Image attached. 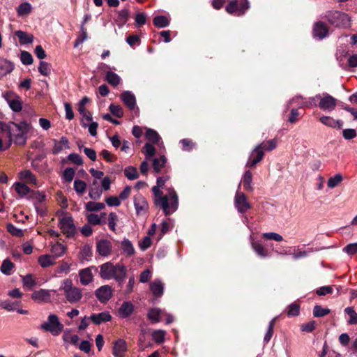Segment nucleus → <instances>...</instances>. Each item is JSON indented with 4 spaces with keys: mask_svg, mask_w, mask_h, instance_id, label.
<instances>
[{
    "mask_svg": "<svg viewBox=\"0 0 357 357\" xmlns=\"http://www.w3.org/2000/svg\"><path fill=\"white\" fill-rule=\"evenodd\" d=\"M29 130V125L26 121L16 123L9 121L8 123L0 121V132H6L8 137V145L6 149L9 148L13 142L17 145H24L27 139V132Z\"/></svg>",
    "mask_w": 357,
    "mask_h": 357,
    "instance_id": "1",
    "label": "nucleus"
},
{
    "mask_svg": "<svg viewBox=\"0 0 357 357\" xmlns=\"http://www.w3.org/2000/svg\"><path fill=\"white\" fill-rule=\"evenodd\" d=\"M160 188L156 185L152 188L154 204L162 208L165 215H170L178 209V195L173 188H169L168 194L164 195L163 192Z\"/></svg>",
    "mask_w": 357,
    "mask_h": 357,
    "instance_id": "2",
    "label": "nucleus"
},
{
    "mask_svg": "<svg viewBox=\"0 0 357 357\" xmlns=\"http://www.w3.org/2000/svg\"><path fill=\"white\" fill-rule=\"evenodd\" d=\"M99 268V275L102 279H114L120 287H123L127 275V268L123 264L117 263L114 265L108 261L100 265Z\"/></svg>",
    "mask_w": 357,
    "mask_h": 357,
    "instance_id": "3",
    "label": "nucleus"
},
{
    "mask_svg": "<svg viewBox=\"0 0 357 357\" xmlns=\"http://www.w3.org/2000/svg\"><path fill=\"white\" fill-rule=\"evenodd\" d=\"M328 22L335 27H346L349 24L347 14L339 10H328L324 16Z\"/></svg>",
    "mask_w": 357,
    "mask_h": 357,
    "instance_id": "4",
    "label": "nucleus"
},
{
    "mask_svg": "<svg viewBox=\"0 0 357 357\" xmlns=\"http://www.w3.org/2000/svg\"><path fill=\"white\" fill-rule=\"evenodd\" d=\"M63 284L61 289L63 290L67 301L70 303L79 301L82 297L80 289L73 287L72 280L69 279L63 280Z\"/></svg>",
    "mask_w": 357,
    "mask_h": 357,
    "instance_id": "5",
    "label": "nucleus"
},
{
    "mask_svg": "<svg viewBox=\"0 0 357 357\" xmlns=\"http://www.w3.org/2000/svg\"><path fill=\"white\" fill-rule=\"evenodd\" d=\"M248 0H232L225 7L226 11L230 15L242 16L249 9Z\"/></svg>",
    "mask_w": 357,
    "mask_h": 357,
    "instance_id": "6",
    "label": "nucleus"
},
{
    "mask_svg": "<svg viewBox=\"0 0 357 357\" xmlns=\"http://www.w3.org/2000/svg\"><path fill=\"white\" fill-rule=\"evenodd\" d=\"M40 328L50 332L53 335H58L62 331L63 326L59 322L56 315L50 314L48 317V321L42 324Z\"/></svg>",
    "mask_w": 357,
    "mask_h": 357,
    "instance_id": "7",
    "label": "nucleus"
},
{
    "mask_svg": "<svg viewBox=\"0 0 357 357\" xmlns=\"http://www.w3.org/2000/svg\"><path fill=\"white\" fill-rule=\"evenodd\" d=\"M2 97L6 100L10 108L15 112H20L22 109V101L19 95L13 91L3 93Z\"/></svg>",
    "mask_w": 357,
    "mask_h": 357,
    "instance_id": "8",
    "label": "nucleus"
},
{
    "mask_svg": "<svg viewBox=\"0 0 357 357\" xmlns=\"http://www.w3.org/2000/svg\"><path fill=\"white\" fill-rule=\"evenodd\" d=\"M59 226L63 234L68 238H72L75 236L76 233V227L74 225L72 216H65L60 218Z\"/></svg>",
    "mask_w": 357,
    "mask_h": 357,
    "instance_id": "9",
    "label": "nucleus"
},
{
    "mask_svg": "<svg viewBox=\"0 0 357 357\" xmlns=\"http://www.w3.org/2000/svg\"><path fill=\"white\" fill-rule=\"evenodd\" d=\"M133 202L137 216H145L149 213V203L142 194L135 195L133 197Z\"/></svg>",
    "mask_w": 357,
    "mask_h": 357,
    "instance_id": "10",
    "label": "nucleus"
},
{
    "mask_svg": "<svg viewBox=\"0 0 357 357\" xmlns=\"http://www.w3.org/2000/svg\"><path fill=\"white\" fill-rule=\"evenodd\" d=\"M235 206L241 213H245L251 208L250 204L248 202L247 197L243 192H237L234 200Z\"/></svg>",
    "mask_w": 357,
    "mask_h": 357,
    "instance_id": "11",
    "label": "nucleus"
},
{
    "mask_svg": "<svg viewBox=\"0 0 357 357\" xmlns=\"http://www.w3.org/2000/svg\"><path fill=\"white\" fill-rule=\"evenodd\" d=\"M264 152L260 149V146H257L251 152L246 163V167L254 168L264 158Z\"/></svg>",
    "mask_w": 357,
    "mask_h": 357,
    "instance_id": "12",
    "label": "nucleus"
},
{
    "mask_svg": "<svg viewBox=\"0 0 357 357\" xmlns=\"http://www.w3.org/2000/svg\"><path fill=\"white\" fill-rule=\"evenodd\" d=\"M92 271L97 273L98 272V268L95 266H91L79 271V275L82 284L87 285L92 282L93 279Z\"/></svg>",
    "mask_w": 357,
    "mask_h": 357,
    "instance_id": "13",
    "label": "nucleus"
},
{
    "mask_svg": "<svg viewBox=\"0 0 357 357\" xmlns=\"http://www.w3.org/2000/svg\"><path fill=\"white\" fill-rule=\"evenodd\" d=\"M323 98H320L319 107L322 110L332 111L337 105V99L328 93H324Z\"/></svg>",
    "mask_w": 357,
    "mask_h": 357,
    "instance_id": "14",
    "label": "nucleus"
},
{
    "mask_svg": "<svg viewBox=\"0 0 357 357\" xmlns=\"http://www.w3.org/2000/svg\"><path fill=\"white\" fill-rule=\"evenodd\" d=\"M96 296L102 303H107L112 296V290L109 285H103L96 289Z\"/></svg>",
    "mask_w": 357,
    "mask_h": 357,
    "instance_id": "15",
    "label": "nucleus"
},
{
    "mask_svg": "<svg viewBox=\"0 0 357 357\" xmlns=\"http://www.w3.org/2000/svg\"><path fill=\"white\" fill-rule=\"evenodd\" d=\"M328 33V27L323 22L319 21L314 23L313 26L312 34L314 38H317L320 40L324 38Z\"/></svg>",
    "mask_w": 357,
    "mask_h": 357,
    "instance_id": "16",
    "label": "nucleus"
},
{
    "mask_svg": "<svg viewBox=\"0 0 357 357\" xmlns=\"http://www.w3.org/2000/svg\"><path fill=\"white\" fill-rule=\"evenodd\" d=\"M112 249V243L106 239H102L96 243V250L101 256L106 257L111 254Z\"/></svg>",
    "mask_w": 357,
    "mask_h": 357,
    "instance_id": "17",
    "label": "nucleus"
},
{
    "mask_svg": "<svg viewBox=\"0 0 357 357\" xmlns=\"http://www.w3.org/2000/svg\"><path fill=\"white\" fill-rule=\"evenodd\" d=\"M52 142L54 143V146L52 149V153L54 155L59 154L64 149H70L69 140L65 136H62L61 137L60 140L53 139Z\"/></svg>",
    "mask_w": 357,
    "mask_h": 357,
    "instance_id": "18",
    "label": "nucleus"
},
{
    "mask_svg": "<svg viewBox=\"0 0 357 357\" xmlns=\"http://www.w3.org/2000/svg\"><path fill=\"white\" fill-rule=\"evenodd\" d=\"M121 99L129 109L132 110L136 106V98L135 95L130 91H123L121 94Z\"/></svg>",
    "mask_w": 357,
    "mask_h": 357,
    "instance_id": "19",
    "label": "nucleus"
},
{
    "mask_svg": "<svg viewBox=\"0 0 357 357\" xmlns=\"http://www.w3.org/2000/svg\"><path fill=\"white\" fill-rule=\"evenodd\" d=\"M127 351L126 342L123 339H118L113 347V355L116 357H123Z\"/></svg>",
    "mask_w": 357,
    "mask_h": 357,
    "instance_id": "20",
    "label": "nucleus"
},
{
    "mask_svg": "<svg viewBox=\"0 0 357 357\" xmlns=\"http://www.w3.org/2000/svg\"><path fill=\"white\" fill-rule=\"evenodd\" d=\"M89 319L95 324L100 325L102 323L112 320V316L108 312H102L98 314H92Z\"/></svg>",
    "mask_w": 357,
    "mask_h": 357,
    "instance_id": "21",
    "label": "nucleus"
},
{
    "mask_svg": "<svg viewBox=\"0 0 357 357\" xmlns=\"http://www.w3.org/2000/svg\"><path fill=\"white\" fill-rule=\"evenodd\" d=\"M319 121L324 125L333 128L341 129L343 126V121L341 120H335L331 116H323L319 118Z\"/></svg>",
    "mask_w": 357,
    "mask_h": 357,
    "instance_id": "22",
    "label": "nucleus"
},
{
    "mask_svg": "<svg viewBox=\"0 0 357 357\" xmlns=\"http://www.w3.org/2000/svg\"><path fill=\"white\" fill-rule=\"evenodd\" d=\"M134 305L130 301L123 302L119 310L120 316L123 318H127L130 316L134 311Z\"/></svg>",
    "mask_w": 357,
    "mask_h": 357,
    "instance_id": "23",
    "label": "nucleus"
},
{
    "mask_svg": "<svg viewBox=\"0 0 357 357\" xmlns=\"http://www.w3.org/2000/svg\"><path fill=\"white\" fill-rule=\"evenodd\" d=\"M13 68V63L5 59H0V78L10 73Z\"/></svg>",
    "mask_w": 357,
    "mask_h": 357,
    "instance_id": "24",
    "label": "nucleus"
},
{
    "mask_svg": "<svg viewBox=\"0 0 357 357\" xmlns=\"http://www.w3.org/2000/svg\"><path fill=\"white\" fill-rule=\"evenodd\" d=\"M18 176L20 180L37 185L36 177L29 169L21 171L18 174Z\"/></svg>",
    "mask_w": 357,
    "mask_h": 357,
    "instance_id": "25",
    "label": "nucleus"
},
{
    "mask_svg": "<svg viewBox=\"0 0 357 357\" xmlns=\"http://www.w3.org/2000/svg\"><path fill=\"white\" fill-rule=\"evenodd\" d=\"M31 298L36 301H47L50 299V294L48 290L40 289L34 291L31 294Z\"/></svg>",
    "mask_w": 357,
    "mask_h": 357,
    "instance_id": "26",
    "label": "nucleus"
},
{
    "mask_svg": "<svg viewBox=\"0 0 357 357\" xmlns=\"http://www.w3.org/2000/svg\"><path fill=\"white\" fill-rule=\"evenodd\" d=\"M150 289L155 297H160L164 292L163 284L159 280H155L150 284Z\"/></svg>",
    "mask_w": 357,
    "mask_h": 357,
    "instance_id": "27",
    "label": "nucleus"
},
{
    "mask_svg": "<svg viewBox=\"0 0 357 357\" xmlns=\"http://www.w3.org/2000/svg\"><path fill=\"white\" fill-rule=\"evenodd\" d=\"M15 35L19 38L20 43L22 45L32 43L33 40V35L28 34L21 30L16 31Z\"/></svg>",
    "mask_w": 357,
    "mask_h": 357,
    "instance_id": "28",
    "label": "nucleus"
},
{
    "mask_svg": "<svg viewBox=\"0 0 357 357\" xmlns=\"http://www.w3.org/2000/svg\"><path fill=\"white\" fill-rule=\"evenodd\" d=\"M55 257L50 255H40L38 261L43 268H47L55 264Z\"/></svg>",
    "mask_w": 357,
    "mask_h": 357,
    "instance_id": "29",
    "label": "nucleus"
},
{
    "mask_svg": "<svg viewBox=\"0 0 357 357\" xmlns=\"http://www.w3.org/2000/svg\"><path fill=\"white\" fill-rule=\"evenodd\" d=\"M242 183L245 190L249 192L253 191V188L252 186V174L250 170H247L244 173Z\"/></svg>",
    "mask_w": 357,
    "mask_h": 357,
    "instance_id": "30",
    "label": "nucleus"
},
{
    "mask_svg": "<svg viewBox=\"0 0 357 357\" xmlns=\"http://www.w3.org/2000/svg\"><path fill=\"white\" fill-rule=\"evenodd\" d=\"M252 248L255 252L261 258H265L268 256V250L259 242L253 241L251 243Z\"/></svg>",
    "mask_w": 357,
    "mask_h": 357,
    "instance_id": "31",
    "label": "nucleus"
},
{
    "mask_svg": "<svg viewBox=\"0 0 357 357\" xmlns=\"http://www.w3.org/2000/svg\"><path fill=\"white\" fill-rule=\"evenodd\" d=\"M102 193V190L98 186V182L94 181L93 186L89 189V196L91 199L97 200L99 199Z\"/></svg>",
    "mask_w": 357,
    "mask_h": 357,
    "instance_id": "32",
    "label": "nucleus"
},
{
    "mask_svg": "<svg viewBox=\"0 0 357 357\" xmlns=\"http://www.w3.org/2000/svg\"><path fill=\"white\" fill-rule=\"evenodd\" d=\"M13 186L15 187V191L21 197L27 195L28 194L31 193L32 191L29 187L22 183L16 182Z\"/></svg>",
    "mask_w": 357,
    "mask_h": 357,
    "instance_id": "33",
    "label": "nucleus"
},
{
    "mask_svg": "<svg viewBox=\"0 0 357 357\" xmlns=\"http://www.w3.org/2000/svg\"><path fill=\"white\" fill-rule=\"evenodd\" d=\"M169 22V20L164 15L155 16L153 20V25L158 28H164L168 26Z\"/></svg>",
    "mask_w": 357,
    "mask_h": 357,
    "instance_id": "34",
    "label": "nucleus"
},
{
    "mask_svg": "<svg viewBox=\"0 0 357 357\" xmlns=\"http://www.w3.org/2000/svg\"><path fill=\"white\" fill-rule=\"evenodd\" d=\"M161 310L158 308H151L147 314L148 319L152 324L158 323L160 321Z\"/></svg>",
    "mask_w": 357,
    "mask_h": 357,
    "instance_id": "35",
    "label": "nucleus"
},
{
    "mask_svg": "<svg viewBox=\"0 0 357 357\" xmlns=\"http://www.w3.org/2000/svg\"><path fill=\"white\" fill-rule=\"evenodd\" d=\"M121 248L128 256H132L135 252L132 243L126 238L121 242Z\"/></svg>",
    "mask_w": 357,
    "mask_h": 357,
    "instance_id": "36",
    "label": "nucleus"
},
{
    "mask_svg": "<svg viewBox=\"0 0 357 357\" xmlns=\"http://www.w3.org/2000/svg\"><path fill=\"white\" fill-rule=\"evenodd\" d=\"M130 17V10L128 8H124L118 13L116 21L119 26H123L128 22Z\"/></svg>",
    "mask_w": 357,
    "mask_h": 357,
    "instance_id": "37",
    "label": "nucleus"
},
{
    "mask_svg": "<svg viewBox=\"0 0 357 357\" xmlns=\"http://www.w3.org/2000/svg\"><path fill=\"white\" fill-rule=\"evenodd\" d=\"M105 79L107 82L113 86H116L120 84L121 78L115 73L108 71L106 74Z\"/></svg>",
    "mask_w": 357,
    "mask_h": 357,
    "instance_id": "38",
    "label": "nucleus"
},
{
    "mask_svg": "<svg viewBox=\"0 0 357 357\" xmlns=\"http://www.w3.org/2000/svg\"><path fill=\"white\" fill-rule=\"evenodd\" d=\"M145 135H146V139L152 142L153 144H158L160 140L161 139L160 135H158V133L151 129V128H148L146 131V133H145Z\"/></svg>",
    "mask_w": 357,
    "mask_h": 357,
    "instance_id": "39",
    "label": "nucleus"
},
{
    "mask_svg": "<svg viewBox=\"0 0 357 357\" xmlns=\"http://www.w3.org/2000/svg\"><path fill=\"white\" fill-rule=\"evenodd\" d=\"M167 162V158L165 155H161L159 158H155L153 160V168L156 173L160 172L161 168L165 167Z\"/></svg>",
    "mask_w": 357,
    "mask_h": 357,
    "instance_id": "40",
    "label": "nucleus"
},
{
    "mask_svg": "<svg viewBox=\"0 0 357 357\" xmlns=\"http://www.w3.org/2000/svg\"><path fill=\"white\" fill-rule=\"evenodd\" d=\"M277 143H278V142H277L276 139H272L267 142H264L258 144L257 146H260V149L262 151H271L276 148Z\"/></svg>",
    "mask_w": 357,
    "mask_h": 357,
    "instance_id": "41",
    "label": "nucleus"
},
{
    "mask_svg": "<svg viewBox=\"0 0 357 357\" xmlns=\"http://www.w3.org/2000/svg\"><path fill=\"white\" fill-rule=\"evenodd\" d=\"M14 267V264L10 259H6L3 261L0 269L3 274L10 275Z\"/></svg>",
    "mask_w": 357,
    "mask_h": 357,
    "instance_id": "42",
    "label": "nucleus"
},
{
    "mask_svg": "<svg viewBox=\"0 0 357 357\" xmlns=\"http://www.w3.org/2000/svg\"><path fill=\"white\" fill-rule=\"evenodd\" d=\"M66 250V247L61 243H57L52 245L51 252L54 254L52 257H55V259L57 257H61L63 255Z\"/></svg>",
    "mask_w": 357,
    "mask_h": 357,
    "instance_id": "43",
    "label": "nucleus"
},
{
    "mask_svg": "<svg viewBox=\"0 0 357 357\" xmlns=\"http://www.w3.org/2000/svg\"><path fill=\"white\" fill-rule=\"evenodd\" d=\"M300 314V305L297 303H293L287 307V315L289 317H296Z\"/></svg>",
    "mask_w": 357,
    "mask_h": 357,
    "instance_id": "44",
    "label": "nucleus"
},
{
    "mask_svg": "<svg viewBox=\"0 0 357 357\" xmlns=\"http://www.w3.org/2000/svg\"><path fill=\"white\" fill-rule=\"evenodd\" d=\"M277 319H278V317H275L269 322L268 330H267L266 333L265 334V336L264 338V342L268 343L271 340V339L273 335L274 326L275 325Z\"/></svg>",
    "mask_w": 357,
    "mask_h": 357,
    "instance_id": "45",
    "label": "nucleus"
},
{
    "mask_svg": "<svg viewBox=\"0 0 357 357\" xmlns=\"http://www.w3.org/2000/svg\"><path fill=\"white\" fill-rule=\"evenodd\" d=\"M32 10L31 5L28 2L21 3L17 8V14L19 16H24L29 15Z\"/></svg>",
    "mask_w": 357,
    "mask_h": 357,
    "instance_id": "46",
    "label": "nucleus"
},
{
    "mask_svg": "<svg viewBox=\"0 0 357 357\" xmlns=\"http://www.w3.org/2000/svg\"><path fill=\"white\" fill-rule=\"evenodd\" d=\"M105 208L104 203L89 202L86 204V209L88 211H99Z\"/></svg>",
    "mask_w": 357,
    "mask_h": 357,
    "instance_id": "47",
    "label": "nucleus"
},
{
    "mask_svg": "<svg viewBox=\"0 0 357 357\" xmlns=\"http://www.w3.org/2000/svg\"><path fill=\"white\" fill-rule=\"evenodd\" d=\"M331 312L330 309L324 308L321 305H315L313 308V315L315 317H322Z\"/></svg>",
    "mask_w": 357,
    "mask_h": 357,
    "instance_id": "48",
    "label": "nucleus"
},
{
    "mask_svg": "<svg viewBox=\"0 0 357 357\" xmlns=\"http://www.w3.org/2000/svg\"><path fill=\"white\" fill-rule=\"evenodd\" d=\"M124 174L129 180H135L139 177L137 169L132 166L126 167L124 170Z\"/></svg>",
    "mask_w": 357,
    "mask_h": 357,
    "instance_id": "49",
    "label": "nucleus"
},
{
    "mask_svg": "<svg viewBox=\"0 0 357 357\" xmlns=\"http://www.w3.org/2000/svg\"><path fill=\"white\" fill-rule=\"evenodd\" d=\"M52 65L45 61H40L38 66V71L44 76H48L51 73Z\"/></svg>",
    "mask_w": 357,
    "mask_h": 357,
    "instance_id": "50",
    "label": "nucleus"
},
{
    "mask_svg": "<svg viewBox=\"0 0 357 357\" xmlns=\"http://www.w3.org/2000/svg\"><path fill=\"white\" fill-rule=\"evenodd\" d=\"M22 282L23 285L28 289H31L36 285V282L31 274H27L22 277Z\"/></svg>",
    "mask_w": 357,
    "mask_h": 357,
    "instance_id": "51",
    "label": "nucleus"
},
{
    "mask_svg": "<svg viewBox=\"0 0 357 357\" xmlns=\"http://www.w3.org/2000/svg\"><path fill=\"white\" fill-rule=\"evenodd\" d=\"M345 313L349 316V320L348 321L349 324L356 325L357 324V313L351 307H347L344 310Z\"/></svg>",
    "mask_w": 357,
    "mask_h": 357,
    "instance_id": "52",
    "label": "nucleus"
},
{
    "mask_svg": "<svg viewBox=\"0 0 357 357\" xmlns=\"http://www.w3.org/2000/svg\"><path fill=\"white\" fill-rule=\"evenodd\" d=\"M142 152L145 154L146 158L149 159L155 155L156 150L152 144L146 143L142 149Z\"/></svg>",
    "mask_w": 357,
    "mask_h": 357,
    "instance_id": "53",
    "label": "nucleus"
},
{
    "mask_svg": "<svg viewBox=\"0 0 357 357\" xmlns=\"http://www.w3.org/2000/svg\"><path fill=\"white\" fill-rule=\"evenodd\" d=\"M342 176L340 174H337L334 176L328 178L327 185L330 188H334L342 181Z\"/></svg>",
    "mask_w": 357,
    "mask_h": 357,
    "instance_id": "54",
    "label": "nucleus"
},
{
    "mask_svg": "<svg viewBox=\"0 0 357 357\" xmlns=\"http://www.w3.org/2000/svg\"><path fill=\"white\" fill-rule=\"evenodd\" d=\"M86 218L88 223L91 225H100L105 223V221H102L99 215L95 213H90Z\"/></svg>",
    "mask_w": 357,
    "mask_h": 357,
    "instance_id": "55",
    "label": "nucleus"
},
{
    "mask_svg": "<svg viewBox=\"0 0 357 357\" xmlns=\"http://www.w3.org/2000/svg\"><path fill=\"white\" fill-rule=\"evenodd\" d=\"M109 109L110 112L117 118H121L123 116V108L119 105L111 104Z\"/></svg>",
    "mask_w": 357,
    "mask_h": 357,
    "instance_id": "56",
    "label": "nucleus"
},
{
    "mask_svg": "<svg viewBox=\"0 0 357 357\" xmlns=\"http://www.w3.org/2000/svg\"><path fill=\"white\" fill-rule=\"evenodd\" d=\"M20 60L24 65H31L33 59L32 55L27 51H22L20 54Z\"/></svg>",
    "mask_w": 357,
    "mask_h": 357,
    "instance_id": "57",
    "label": "nucleus"
},
{
    "mask_svg": "<svg viewBox=\"0 0 357 357\" xmlns=\"http://www.w3.org/2000/svg\"><path fill=\"white\" fill-rule=\"evenodd\" d=\"M165 331L162 330L154 331L152 337L157 344H162L165 341Z\"/></svg>",
    "mask_w": 357,
    "mask_h": 357,
    "instance_id": "58",
    "label": "nucleus"
},
{
    "mask_svg": "<svg viewBox=\"0 0 357 357\" xmlns=\"http://www.w3.org/2000/svg\"><path fill=\"white\" fill-rule=\"evenodd\" d=\"M6 228H7L8 231L10 234H11L13 236H15L17 237H21L24 235L23 231L20 229L17 228L12 223L7 224Z\"/></svg>",
    "mask_w": 357,
    "mask_h": 357,
    "instance_id": "59",
    "label": "nucleus"
},
{
    "mask_svg": "<svg viewBox=\"0 0 357 357\" xmlns=\"http://www.w3.org/2000/svg\"><path fill=\"white\" fill-rule=\"evenodd\" d=\"M86 188V183L79 179H76L74 182V189L78 194H82L85 192Z\"/></svg>",
    "mask_w": 357,
    "mask_h": 357,
    "instance_id": "60",
    "label": "nucleus"
},
{
    "mask_svg": "<svg viewBox=\"0 0 357 357\" xmlns=\"http://www.w3.org/2000/svg\"><path fill=\"white\" fill-rule=\"evenodd\" d=\"M117 221H118V215H116V213L114 212H111L109 214V217H108V226H109V228L113 231H115V230H116V225Z\"/></svg>",
    "mask_w": 357,
    "mask_h": 357,
    "instance_id": "61",
    "label": "nucleus"
},
{
    "mask_svg": "<svg viewBox=\"0 0 357 357\" xmlns=\"http://www.w3.org/2000/svg\"><path fill=\"white\" fill-rule=\"evenodd\" d=\"M80 253L83 259L89 261L93 255L92 248L90 245H85L82 248Z\"/></svg>",
    "mask_w": 357,
    "mask_h": 357,
    "instance_id": "62",
    "label": "nucleus"
},
{
    "mask_svg": "<svg viewBox=\"0 0 357 357\" xmlns=\"http://www.w3.org/2000/svg\"><path fill=\"white\" fill-rule=\"evenodd\" d=\"M262 237L267 240H274L278 242H280L283 240V237L275 232H267L262 234Z\"/></svg>",
    "mask_w": 357,
    "mask_h": 357,
    "instance_id": "63",
    "label": "nucleus"
},
{
    "mask_svg": "<svg viewBox=\"0 0 357 357\" xmlns=\"http://www.w3.org/2000/svg\"><path fill=\"white\" fill-rule=\"evenodd\" d=\"M74 176L75 170L71 167H67L63 173V178L66 182H71Z\"/></svg>",
    "mask_w": 357,
    "mask_h": 357,
    "instance_id": "64",
    "label": "nucleus"
}]
</instances>
